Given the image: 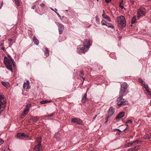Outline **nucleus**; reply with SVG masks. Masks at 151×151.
Masks as SVG:
<instances>
[{
  "instance_id": "54",
  "label": "nucleus",
  "mask_w": 151,
  "mask_h": 151,
  "mask_svg": "<svg viewBox=\"0 0 151 151\" xmlns=\"http://www.w3.org/2000/svg\"><path fill=\"white\" fill-rule=\"evenodd\" d=\"M136 141H137L136 142H139L138 140H136Z\"/></svg>"
},
{
  "instance_id": "35",
  "label": "nucleus",
  "mask_w": 151,
  "mask_h": 151,
  "mask_svg": "<svg viewBox=\"0 0 151 151\" xmlns=\"http://www.w3.org/2000/svg\"><path fill=\"white\" fill-rule=\"evenodd\" d=\"M86 99L83 97L81 100V101L83 103H84L86 102Z\"/></svg>"
},
{
  "instance_id": "42",
  "label": "nucleus",
  "mask_w": 151,
  "mask_h": 151,
  "mask_svg": "<svg viewBox=\"0 0 151 151\" xmlns=\"http://www.w3.org/2000/svg\"><path fill=\"white\" fill-rule=\"evenodd\" d=\"M80 74L82 75H84V72L82 70H80Z\"/></svg>"
},
{
  "instance_id": "60",
  "label": "nucleus",
  "mask_w": 151,
  "mask_h": 151,
  "mask_svg": "<svg viewBox=\"0 0 151 151\" xmlns=\"http://www.w3.org/2000/svg\"><path fill=\"white\" fill-rule=\"evenodd\" d=\"M148 139H150V138H148Z\"/></svg>"
},
{
  "instance_id": "18",
  "label": "nucleus",
  "mask_w": 151,
  "mask_h": 151,
  "mask_svg": "<svg viewBox=\"0 0 151 151\" xmlns=\"http://www.w3.org/2000/svg\"><path fill=\"white\" fill-rule=\"evenodd\" d=\"M1 83L5 87H8L10 86V84L8 82L2 81L1 82Z\"/></svg>"
},
{
  "instance_id": "1",
  "label": "nucleus",
  "mask_w": 151,
  "mask_h": 151,
  "mask_svg": "<svg viewBox=\"0 0 151 151\" xmlns=\"http://www.w3.org/2000/svg\"><path fill=\"white\" fill-rule=\"evenodd\" d=\"M127 88V84L125 82L124 83L121 85L119 91V96L117 100V104L119 106L126 105L128 104V102L127 101L125 100L124 99L122 98Z\"/></svg>"
},
{
  "instance_id": "22",
  "label": "nucleus",
  "mask_w": 151,
  "mask_h": 151,
  "mask_svg": "<svg viewBox=\"0 0 151 151\" xmlns=\"http://www.w3.org/2000/svg\"><path fill=\"white\" fill-rule=\"evenodd\" d=\"M119 6L122 9L124 8V4L123 3V0L121 1L119 3Z\"/></svg>"
},
{
  "instance_id": "32",
  "label": "nucleus",
  "mask_w": 151,
  "mask_h": 151,
  "mask_svg": "<svg viewBox=\"0 0 151 151\" xmlns=\"http://www.w3.org/2000/svg\"><path fill=\"white\" fill-rule=\"evenodd\" d=\"M26 115L25 114H24V113H23V112L22 114L21 115V118L22 119Z\"/></svg>"
},
{
  "instance_id": "49",
  "label": "nucleus",
  "mask_w": 151,
  "mask_h": 151,
  "mask_svg": "<svg viewBox=\"0 0 151 151\" xmlns=\"http://www.w3.org/2000/svg\"><path fill=\"white\" fill-rule=\"evenodd\" d=\"M115 129L118 131L119 132H122V131L120 129Z\"/></svg>"
},
{
  "instance_id": "51",
  "label": "nucleus",
  "mask_w": 151,
  "mask_h": 151,
  "mask_svg": "<svg viewBox=\"0 0 151 151\" xmlns=\"http://www.w3.org/2000/svg\"><path fill=\"white\" fill-rule=\"evenodd\" d=\"M50 9H51L52 10V11H54V12H55V11L54 10V9H52V8H50Z\"/></svg>"
},
{
  "instance_id": "13",
  "label": "nucleus",
  "mask_w": 151,
  "mask_h": 151,
  "mask_svg": "<svg viewBox=\"0 0 151 151\" xmlns=\"http://www.w3.org/2000/svg\"><path fill=\"white\" fill-rule=\"evenodd\" d=\"M27 83L24 82L23 85V87L24 89H28L29 88V82L28 80H27Z\"/></svg>"
},
{
  "instance_id": "48",
  "label": "nucleus",
  "mask_w": 151,
  "mask_h": 151,
  "mask_svg": "<svg viewBox=\"0 0 151 151\" xmlns=\"http://www.w3.org/2000/svg\"><path fill=\"white\" fill-rule=\"evenodd\" d=\"M1 50H3L4 52H5V48H4V47H1Z\"/></svg>"
},
{
  "instance_id": "55",
  "label": "nucleus",
  "mask_w": 151,
  "mask_h": 151,
  "mask_svg": "<svg viewBox=\"0 0 151 151\" xmlns=\"http://www.w3.org/2000/svg\"><path fill=\"white\" fill-rule=\"evenodd\" d=\"M97 116V115H96L95 117H94V118H93V119H95L96 118V117Z\"/></svg>"
},
{
  "instance_id": "2",
  "label": "nucleus",
  "mask_w": 151,
  "mask_h": 151,
  "mask_svg": "<svg viewBox=\"0 0 151 151\" xmlns=\"http://www.w3.org/2000/svg\"><path fill=\"white\" fill-rule=\"evenodd\" d=\"M9 56V59L6 56L4 57V62L7 68L12 73V65L14 67L15 63L11 57Z\"/></svg>"
},
{
  "instance_id": "3",
  "label": "nucleus",
  "mask_w": 151,
  "mask_h": 151,
  "mask_svg": "<svg viewBox=\"0 0 151 151\" xmlns=\"http://www.w3.org/2000/svg\"><path fill=\"white\" fill-rule=\"evenodd\" d=\"M6 104L5 96L0 94V114L4 110Z\"/></svg>"
},
{
  "instance_id": "12",
  "label": "nucleus",
  "mask_w": 151,
  "mask_h": 151,
  "mask_svg": "<svg viewBox=\"0 0 151 151\" xmlns=\"http://www.w3.org/2000/svg\"><path fill=\"white\" fill-rule=\"evenodd\" d=\"M125 115V113L123 112H120L119 114L117 115L115 117V119L117 120L120 119L124 116Z\"/></svg>"
},
{
  "instance_id": "26",
  "label": "nucleus",
  "mask_w": 151,
  "mask_h": 151,
  "mask_svg": "<svg viewBox=\"0 0 151 151\" xmlns=\"http://www.w3.org/2000/svg\"><path fill=\"white\" fill-rule=\"evenodd\" d=\"M139 82L140 83H141V84L143 85L144 84V83H145V81L141 78H139Z\"/></svg>"
},
{
  "instance_id": "31",
  "label": "nucleus",
  "mask_w": 151,
  "mask_h": 151,
  "mask_svg": "<svg viewBox=\"0 0 151 151\" xmlns=\"http://www.w3.org/2000/svg\"><path fill=\"white\" fill-rule=\"evenodd\" d=\"M55 12L56 13V14H57V15L58 16V17L60 18V19H61V20H62V19H61V16L59 15V13L57 12L56 11H55Z\"/></svg>"
},
{
  "instance_id": "50",
  "label": "nucleus",
  "mask_w": 151,
  "mask_h": 151,
  "mask_svg": "<svg viewBox=\"0 0 151 151\" xmlns=\"http://www.w3.org/2000/svg\"><path fill=\"white\" fill-rule=\"evenodd\" d=\"M136 141H137L135 140V141H134L133 142H132V144H133V143L136 142Z\"/></svg>"
},
{
  "instance_id": "9",
  "label": "nucleus",
  "mask_w": 151,
  "mask_h": 151,
  "mask_svg": "<svg viewBox=\"0 0 151 151\" xmlns=\"http://www.w3.org/2000/svg\"><path fill=\"white\" fill-rule=\"evenodd\" d=\"M146 13V10L144 8H140L139 9L137 12V17H140L142 14H144Z\"/></svg>"
},
{
  "instance_id": "15",
  "label": "nucleus",
  "mask_w": 151,
  "mask_h": 151,
  "mask_svg": "<svg viewBox=\"0 0 151 151\" xmlns=\"http://www.w3.org/2000/svg\"><path fill=\"white\" fill-rule=\"evenodd\" d=\"M83 44L84 45H86V46H88L89 48L91 45L90 44V41L88 40L85 39L83 42Z\"/></svg>"
},
{
  "instance_id": "57",
  "label": "nucleus",
  "mask_w": 151,
  "mask_h": 151,
  "mask_svg": "<svg viewBox=\"0 0 151 151\" xmlns=\"http://www.w3.org/2000/svg\"><path fill=\"white\" fill-rule=\"evenodd\" d=\"M126 129H127L126 128H125V129H124V130H126Z\"/></svg>"
},
{
  "instance_id": "61",
  "label": "nucleus",
  "mask_w": 151,
  "mask_h": 151,
  "mask_svg": "<svg viewBox=\"0 0 151 151\" xmlns=\"http://www.w3.org/2000/svg\"><path fill=\"white\" fill-rule=\"evenodd\" d=\"M150 135H151V134H150Z\"/></svg>"
},
{
  "instance_id": "56",
  "label": "nucleus",
  "mask_w": 151,
  "mask_h": 151,
  "mask_svg": "<svg viewBox=\"0 0 151 151\" xmlns=\"http://www.w3.org/2000/svg\"><path fill=\"white\" fill-rule=\"evenodd\" d=\"M121 37H119V39H121Z\"/></svg>"
},
{
  "instance_id": "45",
  "label": "nucleus",
  "mask_w": 151,
  "mask_h": 151,
  "mask_svg": "<svg viewBox=\"0 0 151 151\" xmlns=\"http://www.w3.org/2000/svg\"><path fill=\"white\" fill-rule=\"evenodd\" d=\"M86 97H87V94H86H86H85L83 96V97L84 98H85L87 99L86 98Z\"/></svg>"
},
{
  "instance_id": "29",
  "label": "nucleus",
  "mask_w": 151,
  "mask_h": 151,
  "mask_svg": "<svg viewBox=\"0 0 151 151\" xmlns=\"http://www.w3.org/2000/svg\"><path fill=\"white\" fill-rule=\"evenodd\" d=\"M139 147H140L139 146L137 145V146H135L134 147H133L134 148V149L135 151L138 150L139 148Z\"/></svg>"
},
{
  "instance_id": "28",
  "label": "nucleus",
  "mask_w": 151,
  "mask_h": 151,
  "mask_svg": "<svg viewBox=\"0 0 151 151\" xmlns=\"http://www.w3.org/2000/svg\"><path fill=\"white\" fill-rule=\"evenodd\" d=\"M14 1L16 5L17 6H19L20 5V4L19 0H14Z\"/></svg>"
},
{
  "instance_id": "17",
  "label": "nucleus",
  "mask_w": 151,
  "mask_h": 151,
  "mask_svg": "<svg viewBox=\"0 0 151 151\" xmlns=\"http://www.w3.org/2000/svg\"><path fill=\"white\" fill-rule=\"evenodd\" d=\"M33 42L36 45H38L39 44V41L35 36H33Z\"/></svg>"
},
{
  "instance_id": "27",
  "label": "nucleus",
  "mask_w": 151,
  "mask_h": 151,
  "mask_svg": "<svg viewBox=\"0 0 151 151\" xmlns=\"http://www.w3.org/2000/svg\"><path fill=\"white\" fill-rule=\"evenodd\" d=\"M132 142H130L127 144L125 145V147H129L131 146V145H132Z\"/></svg>"
},
{
  "instance_id": "6",
  "label": "nucleus",
  "mask_w": 151,
  "mask_h": 151,
  "mask_svg": "<svg viewBox=\"0 0 151 151\" xmlns=\"http://www.w3.org/2000/svg\"><path fill=\"white\" fill-rule=\"evenodd\" d=\"M89 48L88 46L85 45H81L78 46V51L82 52L86 51Z\"/></svg>"
},
{
  "instance_id": "47",
  "label": "nucleus",
  "mask_w": 151,
  "mask_h": 151,
  "mask_svg": "<svg viewBox=\"0 0 151 151\" xmlns=\"http://www.w3.org/2000/svg\"><path fill=\"white\" fill-rule=\"evenodd\" d=\"M35 7H36V5H34L32 6V8L33 9H35Z\"/></svg>"
},
{
  "instance_id": "33",
  "label": "nucleus",
  "mask_w": 151,
  "mask_h": 151,
  "mask_svg": "<svg viewBox=\"0 0 151 151\" xmlns=\"http://www.w3.org/2000/svg\"><path fill=\"white\" fill-rule=\"evenodd\" d=\"M110 117H111L109 116H107L106 117V119H106V121L105 122V123H106L108 122V121L109 118Z\"/></svg>"
},
{
  "instance_id": "30",
  "label": "nucleus",
  "mask_w": 151,
  "mask_h": 151,
  "mask_svg": "<svg viewBox=\"0 0 151 151\" xmlns=\"http://www.w3.org/2000/svg\"><path fill=\"white\" fill-rule=\"evenodd\" d=\"M47 100H42L40 102V103L42 104H44L48 102Z\"/></svg>"
},
{
  "instance_id": "38",
  "label": "nucleus",
  "mask_w": 151,
  "mask_h": 151,
  "mask_svg": "<svg viewBox=\"0 0 151 151\" xmlns=\"http://www.w3.org/2000/svg\"><path fill=\"white\" fill-rule=\"evenodd\" d=\"M127 151H135V150L134 148H132L128 149Z\"/></svg>"
},
{
  "instance_id": "25",
  "label": "nucleus",
  "mask_w": 151,
  "mask_h": 151,
  "mask_svg": "<svg viewBox=\"0 0 151 151\" xmlns=\"http://www.w3.org/2000/svg\"><path fill=\"white\" fill-rule=\"evenodd\" d=\"M108 22L104 20H102L101 22V24L103 25H106V24Z\"/></svg>"
},
{
  "instance_id": "53",
  "label": "nucleus",
  "mask_w": 151,
  "mask_h": 151,
  "mask_svg": "<svg viewBox=\"0 0 151 151\" xmlns=\"http://www.w3.org/2000/svg\"><path fill=\"white\" fill-rule=\"evenodd\" d=\"M55 11L56 12L57 11V9H56V8H55Z\"/></svg>"
},
{
  "instance_id": "5",
  "label": "nucleus",
  "mask_w": 151,
  "mask_h": 151,
  "mask_svg": "<svg viewBox=\"0 0 151 151\" xmlns=\"http://www.w3.org/2000/svg\"><path fill=\"white\" fill-rule=\"evenodd\" d=\"M37 142L38 143V144L35 146L34 147L33 151H41L40 147L41 146V138L38 137L37 140Z\"/></svg>"
},
{
  "instance_id": "11",
  "label": "nucleus",
  "mask_w": 151,
  "mask_h": 151,
  "mask_svg": "<svg viewBox=\"0 0 151 151\" xmlns=\"http://www.w3.org/2000/svg\"><path fill=\"white\" fill-rule=\"evenodd\" d=\"M17 137L20 139H22L24 137H28V136L27 134L24 133H18L17 134Z\"/></svg>"
},
{
  "instance_id": "46",
  "label": "nucleus",
  "mask_w": 151,
  "mask_h": 151,
  "mask_svg": "<svg viewBox=\"0 0 151 151\" xmlns=\"http://www.w3.org/2000/svg\"><path fill=\"white\" fill-rule=\"evenodd\" d=\"M105 1L107 3H109L111 1V0H105Z\"/></svg>"
},
{
  "instance_id": "19",
  "label": "nucleus",
  "mask_w": 151,
  "mask_h": 151,
  "mask_svg": "<svg viewBox=\"0 0 151 151\" xmlns=\"http://www.w3.org/2000/svg\"><path fill=\"white\" fill-rule=\"evenodd\" d=\"M39 119V118L37 116H32L31 117V119L33 122L37 121Z\"/></svg>"
},
{
  "instance_id": "37",
  "label": "nucleus",
  "mask_w": 151,
  "mask_h": 151,
  "mask_svg": "<svg viewBox=\"0 0 151 151\" xmlns=\"http://www.w3.org/2000/svg\"><path fill=\"white\" fill-rule=\"evenodd\" d=\"M53 115H54V114H51V115H46V116H45V117H50L52 116H53Z\"/></svg>"
},
{
  "instance_id": "21",
  "label": "nucleus",
  "mask_w": 151,
  "mask_h": 151,
  "mask_svg": "<svg viewBox=\"0 0 151 151\" xmlns=\"http://www.w3.org/2000/svg\"><path fill=\"white\" fill-rule=\"evenodd\" d=\"M106 26H108V27L113 29H114V26H113L112 24L110 23H107L106 24Z\"/></svg>"
},
{
  "instance_id": "8",
  "label": "nucleus",
  "mask_w": 151,
  "mask_h": 151,
  "mask_svg": "<svg viewBox=\"0 0 151 151\" xmlns=\"http://www.w3.org/2000/svg\"><path fill=\"white\" fill-rule=\"evenodd\" d=\"M55 23L58 27L59 34H61L63 31L64 29V27L63 25L59 22H55Z\"/></svg>"
},
{
  "instance_id": "58",
  "label": "nucleus",
  "mask_w": 151,
  "mask_h": 151,
  "mask_svg": "<svg viewBox=\"0 0 151 151\" xmlns=\"http://www.w3.org/2000/svg\"><path fill=\"white\" fill-rule=\"evenodd\" d=\"M97 1H99V0H96Z\"/></svg>"
},
{
  "instance_id": "43",
  "label": "nucleus",
  "mask_w": 151,
  "mask_h": 151,
  "mask_svg": "<svg viewBox=\"0 0 151 151\" xmlns=\"http://www.w3.org/2000/svg\"><path fill=\"white\" fill-rule=\"evenodd\" d=\"M3 1H2L1 3V5L0 6V9L1 8V7H2V6H3Z\"/></svg>"
},
{
  "instance_id": "40",
  "label": "nucleus",
  "mask_w": 151,
  "mask_h": 151,
  "mask_svg": "<svg viewBox=\"0 0 151 151\" xmlns=\"http://www.w3.org/2000/svg\"><path fill=\"white\" fill-rule=\"evenodd\" d=\"M31 104H28L26 105L27 108L28 107H30L31 106Z\"/></svg>"
},
{
  "instance_id": "52",
  "label": "nucleus",
  "mask_w": 151,
  "mask_h": 151,
  "mask_svg": "<svg viewBox=\"0 0 151 151\" xmlns=\"http://www.w3.org/2000/svg\"><path fill=\"white\" fill-rule=\"evenodd\" d=\"M82 78H83V80H85V77H82Z\"/></svg>"
},
{
  "instance_id": "20",
  "label": "nucleus",
  "mask_w": 151,
  "mask_h": 151,
  "mask_svg": "<svg viewBox=\"0 0 151 151\" xmlns=\"http://www.w3.org/2000/svg\"><path fill=\"white\" fill-rule=\"evenodd\" d=\"M46 54V56L47 57L49 55V50L46 47L45 48V50L44 52Z\"/></svg>"
},
{
  "instance_id": "34",
  "label": "nucleus",
  "mask_w": 151,
  "mask_h": 151,
  "mask_svg": "<svg viewBox=\"0 0 151 151\" xmlns=\"http://www.w3.org/2000/svg\"><path fill=\"white\" fill-rule=\"evenodd\" d=\"M95 18H96V22H97V23H98L99 22V18L97 16H96L95 17Z\"/></svg>"
},
{
  "instance_id": "7",
  "label": "nucleus",
  "mask_w": 151,
  "mask_h": 151,
  "mask_svg": "<svg viewBox=\"0 0 151 151\" xmlns=\"http://www.w3.org/2000/svg\"><path fill=\"white\" fill-rule=\"evenodd\" d=\"M71 122L73 123H76L78 124L82 125L83 122L79 118H72L71 119Z\"/></svg>"
},
{
  "instance_id": "14",
  "label": "nucleus",
  "mask_w": 151,
  "mask_h": 151,
  "mask_svg": "<svg viewBox=\"0 0 151 151\" xmlns=\"http://www.w3.org/2000/svg\"><path fill=\"white\" fill-rule=\"evenodd\" d=\"M145 88V91L149 95H151V92L148 89V86L147 84L144 83L143 85H142Z\"/></svg>"
},
{
  "instance_id": "44",
  "label": "nucleus",
  "mask_w": 151,
  "mask_h": 151,
  "mask_svg": "<svg viewBox=\"0 0 151 151\" xmlns=\"http://www.w3.org/2000/svg\"><path fill=\"white\" fill-rule=\"evenodd\" d=\"M4 45L3 43H0V47H4Z\"/></svg>"
},
{
  "instance_id": "10",
  "label": "nucleus",
  "mask_w": 151,
  "mask_h": 151,
  "mask_svg": "<svg viewBox=\"0 0 151 151\" xmlns=\"http://www.w3.org/2000/svg\"><path fill=\"white\" fill-rule=\"evenodd\" d=\"M114 111L115 109L114 108L112 107H110L108 111V116L111 117L114 114Z\"/></svg>"
},
{
  "instance_id": "36",
  "label": "nucleus",
  "mask_w": 151,
  "mask_h": 151,
  "mask_svg": "<svg viewBox=\"0 0 151 151\" xmlns=\"http://www.w3.org/2000/svg\"><path fill=\"white\" fill-rule=\"evenodd\" d=\"M40 6L41 7H44L45 6V5L43 3H41L40 4Z\"/></svg>"
},
{
  "instance_id": "24",
  "label": "nucleus",
  "mask_w": 151,
  "mask_h": 151,
  "mask_svg": "<svg viewBox=\"0 0 151 151\" xmlns=\"http://www.w3.org/2000/svg\"><path fill=\"white\" fill-rule=\"evenodd\" d=\"M136 17L135 16H134L132 18V21H131V23L132 24H133L136 21Z\"/></svg>"
},
{
  "instance_id": "4",
  "label": "nucleus",
  "mask_w": 151,
  "mask_h": 151,
  "mask_svg": "<svg viewBox=\"0 0 151 151\" xmlns=\"http://www.w3.org/2000/svg\"><path fill=\"white\" fill-rule=\"evenodd\" d=\"M117 20L118 23V26L119 28H122L125 27L126 21L124 17L121 16L119 17H117Z\"/></svg>"
},
{
  "instance_id": "39",
  "label": "nucleus",
  "mask_w": 151,
  "mask_h": 151,
  "mask_svg": "<svg viewBox=\"0 0 151 151\" xmlns=\"http://www.w3.org/2000/svg\"><path fill=\"white\" fill-rule=\"evenodd\" d=\"M132 122L131 120H129L127 122L126 124L128 123L131 124L132 123Z\"/></svg>"
},
{
  "instance_id": "16",
  "label": "nucleus",
  "mask_w": 151,
  "mask_h": 151,
  "mask_svg": "<svg viewBox=\"0 0 151 151\" xmlns=\"http://www.w3.org/2000/svg\"><path fill=\"white\" fill-rule=\"evenodd\" d=\"M102 16L104 18L106 19L109 22L111 21V19L109 17L107 16L104 13L102 14Z\"/></svg>"
},
{
  "instance_id": "41",
  "label": "nucleus",
  "mask_w": 151,
  "mask_h": 151,
  "mask_svg": "<svg viewBox=\"0 0 151 151\" xmlns=\"http://www.w3.org/2000/svg\"><path fill=\"white\" fill-rule=\"evenodd\" d=\"M4 142V141L2 139H0V145Z\"/></svg>"
},
{
  "instance_id": "59",
  "label": "nucleus",
  "mask_w": 151,
  "mask_h": 151,
  "mask_svg": "<svg viewBox=\"0 0 151 151\" xmlns=\"http://www.w3.org/2000/svg\"><path fill=\"white\" fill-rule=\"evenodd\" d=\"M126 125H127V126H128V125L127 124H126Z\"/></svg>"
},
{
  "instance_id": "23",
  "label": "nucleus",
  "mask_w": 151,
  "mask_h": 151,
  "mask_svg": "<svg viewBox=\"0 0 151 151\" xmlns=\"http://www.w3.org/2000/svg\"><path fill=\"white\" fill-rule=\"evenodd\" d=\"M29 111V109L28 108H26L23 111V112L24 114H25L27 115Z\"/></svg>"
}]
</instances>
